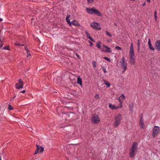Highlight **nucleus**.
Segmentation results:
<instances>
[{
  "label": "nucleus",
  "mask_w": 160,
  "mask_h": 160,
  "mask_svg": "<svg viewBox=\"0 0 160 160\" xmlns=\"http://www.w3.org/2000/svg\"><path fill=\"white\" fill-rule=\"evenodd\" d=\"M138 143L136 142H133L129 151V156L130 157L132 158L135 155L138 151Z\"/></svg>",
  "instance_id": "nucleus-1"
},
{
  "label": "nucleus",
  "mask_w": 160,
  "mask_h": 160,
  "mask_svg": "<svg viewBox=\"0 0 160 160\" xmlns=\"http://www.w3.org/2000/svg\"><path fill=\"white\" fill-rule=\"evenodd\" d=\"M132 43L131 44L130 51L129 52L130 62L132 65H134L135 63V56L134 54V49Z\"/></svg>",
  "instance_id": "nucleus-2"
},
{
  "label": "nucleus",
  "mask_w": 160,
  "mask_h": 160,
  "mask_svg": "<svg viewBox=\"0 0 160 160\" xmlns=\"http://www.w3.org/2000/svg\"><path fill=\"white\" fill-rule=\"evenodd\" d=\"M122 119V117L121 114H118L115 116L114 118V122L113 123L114 128H117L119 125Z\"/></svg>",
  "instance_id": "nucleus-3"
},
{
  "label": "nucleus",
  "mask_w": 160,
  "mask_h": 160,
  "mask_svg": "<svg viewBox=\"0 0 160 160\" xmlns=\"http://www.w3.org/2000/svg\"><path fill=\"white\" fill-rule=\"evenodd\" d=\"M86 11L88 13L91 14H95L97 16L100 17H101L102 16V14L99 11L96 9L94 7L92 8H86Z\"/></svg>",
  "instance_id": "nucleus-4"
},
{
  "label": "nucleus",
  "mask_w": 160,
  "mask_h": 160,
  "mask_svg": "<svg viewBox=\"0 0 160 160\" xmlns=\"http://www.w3.org/2000/svg\"><path fill=\"white\" fill-rule=\"evenodd\" d=\"M100 121V118L99 116L96 114L92 115L91 118V122L94 124H97L99 123Z\"/></svg>",
  "instance_id": "nucleus-5"
},
{
  "label": "nucleus",
  "mask_w": 160,
  "mask_h": 160,
  "mask_svg": "<svg viewBox=\"0 0 160 160\" xmlns=\"http://www.w3.org/2000/svg\"><path fill=\"white\" fill-rule=\"evenodd\" d=\"M91 27L93 29L97 30H99L101 29L100 24L99 23L93 22L91 23Z\"/></svg>",
  "instance_id": "nucleus-6"
},
{
  "label": "nucleus",
  "mask_w": 160,
  "mask_h": 160,
  "mask_svg": "<svg viewBox=\"0 0 160 160\" xmlns=\"http://www.w3.org/2000/svg\"><path fill=\"white\" fill-rule=\"evenodd\" d=\"M160 129L159 127L155 126L152 131V136L154 138L159 133Z\"/></svg>",
  "instance_id": "nucleus-7"
},
{
  "label": "nucleus",
  "mask_w": 160,
  "mask_h": 160,
  "mask_svg": "<svg viewBox=\"0 0 160 160\" xmlns=\"http://www.w3.org/2000/svg\"><path fill=\"white\" fill-rule=\"evenodd\" d=\"M102 48L101 50V52L107 53H111L112 52L111 49L106 45H102Z\"/></svg>",
  "instance_id": "nucleus-8"
},
{
  "label": "nucleus",
  "mask_w": 160,
  "mask_h": 160,
  "mask_svg": "<svg viewBox=\"0 0 160 160\" xmlns=\"http://www.w3.org/2000/svg\"><path fill=\"white\" fill-rule=\"evenodd\" d=\"M120 63L121 66L124 68V70H126L127 68V63L125 62V59L123 57L120 61Z\"/></svg>",
  "instance_id": "nucleus-9"
},
{
  "label": "nucleus",
  "mask_w": 160,
  "mask_h": 160,
  "mask_svg": "<svg viewBox=\"0 0 160 160\" xmlns=\"http://www.w3.org/2000/svg\"><path fill=\"white\" fill-rule=\"evenodd\" d=\"M36 146L37 147L36 150L34 153V155L36 154L39 152L41 153L44 150V148L43 147L39 146L38 145H37Z\"/></svg>",
  "instance_id": "nucleus-10"
},
{
  "label": "nucleus",
  "mask_w": 160,
  "mask_h": 160,
  "mask_svg": "<svg viewBox=\"0 0 160 160\" xmlns=\"http://www.w3.org/2000/svg\"><path fill=\"white\" fill-rule=\"evenodd\" d=\"M155 48L160 51V40H157L155 43Z\"/></svg>",
  "instance_id": "nucleus-11"
},
{
  "label": "nucleus",
  "mask_w": 160,
  "mask_h": 160,
  "mask_svg": "<svg viewBox=\"0 0 160 160\" xmlns=\"http://www.w3.org/2000/svg\"><path fill=\"white\" fill-rule=\"evenodd\" d=\"M16 88L17 89L22 88L23 87V83H18L15 84Z\"/></svg>",
  "instance_id": "nucleus-12"
},
{
  "label": "nucleus",
  "mask_w": 160,
  "mask_h": 160,
  "mask_svg": "<svg viewBox=\"0 0 160 160\" xmlns=\"http://www.w3.org/2000/svg\"><path fill=\"white\" fill-rule=\"evenodd\" d=\"M109 107L112 110H117L119 108H120L118 106L116 107L114 105H112L111 103H109Z\"/></svg>",
  "instance_id": "nucleus-13"
},
{
  "label": "nucleus",
  "mask_w": 160,
  "mask_h": 160,
  "mask_svg": "<svg viewBox=\"0 0 160 160\" xmlns=\"http://www.w3.org/2000/svg\"><path fill=\"white\" fill-rule=\"evenodd\" d=\"M71 24H72L74 26H80V25L78 23V22L75 20H73L71 22Z\"/></svg>",
  "instance_id": "nucleus-14"
},
{
  "label": "nucleus",
  "mask_w": 160,
  "mask_h": 160,
  "mask_svg": "<svg viewBox=\"0 0 160 160\" xmlns=\"http://www.w3.org/2000/svg\"><path fill=\"white\" fill-rule=\"evenodd\" d=\"M82 79L80 78V76H78L77 78V83L82 86Z\"/></svg>",
  "instance_id": "nucleus-15"
},
{
  "label": "nucleus",
  "mask_w": 160,
  "mask_h": 160,
  "mask_svg": "<svg viewBox=\"0 0 160 160\" xmlns=\"http://www.w3.org/2000/svg\"><path fill=\"white\" fill-rule=\"evenodd\" d=\"M133 107H134V104L132 102L129 105V108L130 111H131L132 113L133 112Z\"/></svg>",
  "instance_id": "nucleus-16"
},
{
  "label": "nucleus",
  "mask_w": 160,
  "mask_h": 160,
  "mask_svg": "<svg viewBox=\"0 0 160 160\" xmlns=\"http://www.w3.org/2000/svg\"><path fill=\"white\" fill-rule=\"evenodd\" d=\"M139 125L141 128H144V123L143 121V120H140L139 122Z\"/></svg>",
  "instance_id": "nucleus-17"
},
{
  "label": "nucleus",
  "mask_w": 160,
  "mask_h": 160,
  "mask_svg": "<svg viewBox=\"0 0 160 160\" xmlns=\"http://www.w3.org/2000/svg\"><path fill=\"white\" fill-rule=\"evenodd\" d=\"M25 50L26 51V53H27V57H28L31 56V54L29 53L30 51L28 49V48L27 47H25Z\"/></svg>",
  "instance_id": "nucleus-18"
},
{
  "label": "nucleus",
  "mask_w": 160,
  "mask_h": 160,
  "mask_svg": "<svg viewBox=\"0 0 160 160\" xmlns=\"http://www.w3.org/2000/svg\"><path fill=\"white\" fill-rule=\"evenodd\" d=\"M101 42H98L96 43V46L98 48L101 49L102 47H101Z\"/></svg>",
  "instance_id": "nucleus-19"
},
{
  "label": "nucleus",
  "mask_w": 160,
  "mask_h": 160,
  "mask_svg": "<svg viewBox=\"0 0 160 160\" xmlns=\"http://www.w3.org/2000/svg\"><path fill=\"white\" fill-rule=\"evenodd\" d=\"M118 100L120 103L119 105L118 106L120 108H121L122 107V100L120 98H118Z\"/></svg>",
  "instance_id": "nucleus-20"
},
{
  "label": "nucleus",
  "mask_w": 160,
  "mask_h": 160,
  "mask_svg": "<svg viewBox=\"0 0 160 160\" xmlns=\"http://www.w3.org/2000/svg\"><path fill=\"white\" fill-rule=\"evenodd\" d=\"M103 81L105 82V84L106 85L107 88H109L110 86V84L107 81L104 80Z\"/></svg>",
  "instance_id": "nucleus-21"
},
{
  "label": "nucleus",
  "mask_w": 160,
  "mask_h": 160,
  "mask_svg": "<svg viewBox=\"0 0 160 160\" xmlns=\"http://www.w3.org/2000/svg\"><path fill=\"white\" fill-rule=\"evenodd\" d=\"M66 21H67V23L70 25V26H71V22L70 21V20L69 18H66Z\"/></svg>",
  "instance_id": "nucleus-22"
},
{
  "label": "nucleus",
  "mask_w": 160,
  "mask_h": 160,
  "mask_svg": "<svg viewBox=\"0 0 160 160\" xmlns=\"http://www.w3.org/2000/svg\"><path fill=\"white\" fill-rule=\"evenodd\" d=\"M97 63L96 61H93L92 62V65L94 67V68L96 67V66H97Z\"/></svg>",
  "instance_id": "nucleus-23"
},
{
  "label": "nucleus",
  "mask_w": 160,
  "mask_h": 160,
  "mask_svg": "<svg viewBox=\"0 0 160 160\" xmlns=\"http://www.w3.org/2000/svg\"><path fill=\"white\" fill-rule=\"evenodd\" d=\"M119 98H120L122 100H123L125 99V97L124 94H122Z\"/></svg>",
  "instance_id": "nucleus-24"
},
{
  "label": "nucleus",
  "mask_w": 160,
  "mask_h": 160,
  "mask_svg": "<svg viewBox=\"0 0 160 160\" xmlns=\"http://www.w3.org/2000/svg\"><path fill=\"white\" fill-rule=\"evenodd\" d=\"M149 48L150 49V50H153V51H154V48L152 46V44L149 45Z\"/></svg>",
  "instance_id": "nucleus-25"
},
{
  "label": "nucleus",
  "mask_w": 160,
  "mask_h": 160,
  "mask_svg": "<svg viewBox=\"0 0 160 160\" xmlns=\"http://www.w3.org/2000/svg\"><path fill=\"white\" fill-rule=\"evenodd\" d=\"M2 49H4V50H9V48L8 46H6L5 47H4Z\"/></svg>",
  "instance_id": "nucleus-26"
},
{
  "label": "nucleus",
  "mask_w": 160,
  "mask_h": 160,
  "mask_svg": "<svg viewBox=\"0 0 160 160\" xmlns=\"http://www.w3.org/2000/svg\"><path fill=\"white\" fill-rule=\"evenodd\" d=\"M85 34L87 37L90 36V34L86 31L85 32Z\"/></svg>",
  "instance_id": "nucleus-27"
},
{
  "label": "nucleus",
  "mask_w": 160,
  "mask_h": 160,
  "mask_svg": "<svg viewBox=\"0 0 160 160\" xmlns=\"http://www.w3.org/2000/svg\"><path fill=\"white\" fill-rule=\"evenodd\" d=\"M105 32H106V33L107 35L109 36L110 37H112V35L111 34H110L107 31H106Z\"/></svg>",
  "instance_id": "nucleus-28"
},
{
  "label": "nucleus",
  "mask_w": 160,
  "mask_h": 160,
  "mask_svg": "<svg viewBox=\"0 0 160 160\" xmlns=\"http://www.w3.org/2000/svg\"><path fill=\"white\" fill-rule=\"evenodd\" d=\"M102 68L104 73H106L107 72L106 69L104 67H102Z\"/></svg>",
  "instance_id": "nucleus-29"
},
{
  "label": "nucleus",
  "mask_w": 160,
  "mask_h": 160,
  "mask_svg": "<svg viewBox=\"0 0 160 160\" xmlns=\"http://www.w3.org/2000/svg\"><path fill=\"white\" fill-rule=\"evenodd\" d=\"M103 58L104 59H105L106 60H107L108 61H109V62L110 61V59L107 57H104Z\"/></svg>",
  "instance_id": "nucleus-30"
},
{
  "label": "nucleus",
  "mask_w": 160,
  "mask_h": 160,
  "mask_svg": "<svg viewBox=\"0 0 160 160\" xmlns=\"http://www.w3.org/2000/svg\"><path fill=\"white\" fill-rule=\"evenodd\" d=\"M115 49L119 50H121V48L120 47L118 46H117L115 47Z\"/></svg>",
  "instance_id": "nucleus-31"
},
{
  "label": "nucleus",
  "mask_w": 160,
  "mask_h": 160,
  "mask_svg": "<svg viewBox=\"0 0 160 160\" xmlns=\"http://www.w3.org/2000/svg\"><path fill=\"white\" fill-rule=\"evenodd\" d=\"M99 95L98 94H96L95 96V98H96V99H99Z\"/></svg>",
  "instance_id": "nucleus-32"
},
{
  "label": "nucleus",
  "mask_w": 160,
  "mask_h": 160,
  "mask_svg": "<svg viewBox=\"0 0 160 160\" xmlns=\"http://www.w3.org/2000/svg\"><path fill=\"white\" fill-rule=\"evenodd\" d=\"M88 3H92L93 2V0H87Z\"/></svg>",
  "instance_id": "nucleus-33"
},
{
  "label": "nucleus",
  "mask_w": 160,
  "mask_h": 160,
  "mask_svg": "<svg viewBox=\"0 0 160 160\" xmlns=\"http://www.w3.org/2000/svg\"><path fill=\"white\" fill-rule=\"evenodd\" d=\"M140 40L139 39L138 40V46H140Z\"/></svg>",
  "instance_id": "nucleus-34"
},
{
  "label": "nucleus",
  "mask_w": 160,
  "mask_h": 160,
  "mask_svg": "<svg viewBox=\"0 0 160 160\" xmlns=\"http://www.w3.org/2000/svg\"><path fill=\"white\" fill-rule=\"evenodd\" d=\"M15 45H18V46H24V45L23 44H18V43H16V44H15Z\"/></svg>",
  "instance_id": "nucleus-35"
},
{
  "label": "nucleus",
  "mask_w": 160,
  "mask_h": 160,
  "mask_svg": "<svg viewBox=\"0 0 160 160\" xmlns=\"http://www.w3.org/2000/svg\"><path fill=\"white\" fill-rule=\"evenodd\" d=\"M142 116H143L142 114L140 116V120H142Z\"/></svg>",
  "instance_id": "nucleus-36"
},
{
  "label": "nucleus",
  "mask_w": 160,
  "mask_h": 160,
  "mask_svg": "<svg viewBox=\"0 0 160 160\" xmlns=\"http://www.w3.org/2000/svg\"><path fill=\"white\" fill-rule=\"evenodd\" d=\"M148 45H149L151 44V43L150 40V39H149L148 40Z\"/></svg>",
  "instance_id": "nucleus-37"
},
{
  "label": "nucleus",
  "mask_w": 160,
  "mask_h": 160,
  "mask_svg": "<svg viewBox=\"0 0 160 160\" xmlns=\"http://www.w3.org/2000/svg\"><path fill=\"white\" fill-rule=\"evenodd\" d=\"M89 43L90 44V46H92L93 45L92 43L90 41H89Z\"/></svg>",
  "instance_id": "nucleus-38"
},
{
  "label": "nucleus",
  "mask_w": 160,
  "mask_h": 160,
  "mask_svg": "<svg viewBox=\"0 0 160 160\" xmlns=\"http://www.w3.org/2000/svg\"><path fill=\"white\" fill-rule=\"evenodd\" d=\"M111 41H112V39H107V41L108 42H111Z\"/></svg>",
  "instance_id": "nucleus-39"
},
{
  "label": "nucleus",
  "mask_w": 160,
  "mask_h": 160,
  "mask_svg": "<svg viewBox=\"0 0 160 160\" xmlns=\"http://www.w3.org/2000/svg\"><path fill=\"white\" fill-rule=\"evenodd\" d=\"M71 16L69 14H68L67 15V17H66V18H69Z\"/></svg>",
  "instance_id": "nucleus-40"
},
{
  "label": "nucleus",
  "mask_w": 160,
  "mask_h": 160,
  "mask_svg": "<svg viewBox=\"0 0 160 160\" xmlns=\"http://www.w3.org/2000/svg\"><path fill=\"white\" fill-rule=\"evenodd\" d=\"M9 108L10 110H11L12 109V107L11 106H10V105H9Z\"/></svg>",
  "instance_id": "nucleus-41"
},
{
  "label": "nucleus",
  "mask_w": 160,
  "mask_h": 160,
  "mask_svg": "<svg viewBox=\"0 0 160 160\" xmlns=\"http://www.w3.org/2000/svg\"><path fill=\"white\" fill-rule=\"evenodd\" d=\"M19 82L18 83H23V82L21 80V79H20L19 80Z\"/></svg>",
  "instance_id": "nucleus-42"
},
{
  "label": "nucleus",
  "mask_w": 160,
  "mask_h": 160,
  "mask_svg": "<svg viewBox=\"0 0 160 160\" xmlns=\"http://www.w3.org/2000/svg\"><path fill=\"white\" fill-rule=\"evenodd\" d=\"M157 16V11H155L154 12V16Z\"/></svg>",
  "instance_id": "nucleus-43"
},
{
  "label": "nucleus",
  "mask_w": 160,
  "mask_h": 160,
  "mask_svg": "<svg viewBox=\"0 0 160 160\" xmlns=\"http://www.w3.org/2000/svg\"><path fill=\"white\" fill-rule=\"evenodd\" d=\"M90 40L92 41H94V40H93V38L91 37L89 39Z\"/></svg>",
  "instance_id": "nucleus-44"
},
{
  "label": "nucleus",
  "mask_w": 160,
  "mask_h": 160,
  "mask_svg": "<svg viewBox=\"0 0 160 160\" xmlns=\"http://www.w3.org/2000/svg\"><path fill=\"white\" fill-rule=\"evenodd\" d=\"M25 92V90H22V91L20 92V93H24Z\"/></svg>",
  "instance_id": "nucleus-45"
},
{
  "label": "nucleus",
  "mask_w": 160,
  "mask_h": 160,
  "mask_svg": "<svg viewBox=\"0 0 160 160\" xmlns=\"http://www.w3.org/2000/svg\"><path fill=\"white\" fill-rule=\"evenodd\" d=\"M157 16H154L155 19L156 21L157 20Z\"/></svg>",
  "instance_id": "nucleus-46"
},
{
  "label": "nucleus",
  "mask_w": 160,
  "mask_h": 160,
  "mask_svg": "<svg viewBox=\"0 0 160 160\" xmlns=\"http://www.w3.org/2000/svg\"><path fill=\"white\" fill-rule=\"evenodd\" d=\"M145 5H146V2H145L144 3L142 4V6H144Z\"/></svg>",
  "instance_id": "nucleus-47"
},
{
  "label": "nucleus",
  "mask_w": 160,
  "mask_h": 160,
  "mask_svg": "<svg viewBox=\"0 0 160 160\" xmlns=\"http://www.w3.org/2000/svg\"><path fill=\"white\" fill-rule=\"evenodd\" d=\"M2 45H3V44H1V45H0V48H1L2 46Z\"/></svg>",
  "instance_id": "nucleus-48"
},
{
  "label": "nucleus",
  "mask_w": 160,
  "mask_h": 160,
  "mask_svg": "<svg viewBox=\"0 0 160 160\" xmlns=\"http://www.w3.org/2000/svg\"><path fill=\"white\" fill-rule=\"evenodd\" d=\"M125 70H124H124L122 72V73H123L125 72Z\"/></svg>",
  "instance_id": "nucleus-49"
},
{
  "label": "nucleus",
  "mask_w": 160,
  "mask_h": 160,
  "mask_svg": "<svg viewBox=\"0 0 160 160\" xmlns=\"http://www.w3.org/2000/svg\"><path fill=\"white\" fill-rule=\"evenodd\" d=\"M147 0V2H149V3L150 2V0Z\"/></svg>",
  "instance_id": "nucleus-50"
},
{
  "label": "nucleus",
  "mask_w": 160,
  "mask_h": 160,
  "mask_svg": "<svg viewBox=\"0 0 160 160\" xmlns=\"http://www.w3.org/2000/svg\"><path fill=\"white\" fill-rule=\"evenodd\" d=\"M140 46H138V51H139V49H140Z\"/></svg>",
  "instance_id": "nucleus-51"
},
{
  "label": "nucleus",
  "mask_w": 160,
  "mask_h": 160,
  "mask_svg": "<svg viewBox=\"0 0 160 160\" xmlns=\"http://www.w3.org/2000/svg\"><path fill=\"white\" fill-rule=\"evenodd\" d=\"M56 80H57V78H54V82H55V81H56Z\"/></svg>",
  "instance_id": "nucleus-52"
},
{
  "label": "nucleus",
  "mask_w": 160,
  "mask_h": 160,
  "mask_svg": "<svg viewBox=\"0 0 160 160\" xmlns=\"http://www.w3.org/2000/svg\"><path fill=\"white\" fill-rule=\"evenodd\" d=\"M76 55L77 57L79 58V56L78 54H77Z\"/></svg>",
  "instance_id": "nucleus-53"
},
{
  "label": "nucleus",
  "mask_w": 160,
  "mask_h": 160,
  "mask_svg": "<svg viewBox=\"0 0 160 160\" xmlns=\"http://www.w3.org/2000/svg\"><path fill=\"white\" fill-rule=\"evenodd\" d=\"M16 95H15L13 97V99H14L16 97Z\"/></svg>",
  "instance_id": "nucleus-54"
},
{
  "label": "nucleus",
  "mask_w": 160,
  "mask_h": 160,
  "mask_svg": "<svg viewBox=\"0 0 160 160\" xmlns=\"http://www.w3.org/2000/svg\"><path fill=\"white\" fill-rule=\"evenodd\" d=\"M91 37L90 36H89V37H88L89 39H90V38Z\"/></svg>",
  "instance_id": "nucleus-55"
},
{
  "label": "nucleus",
  "mask_w": 160,
  "mask_h": 160,
  "mask_svg": "<svg viewBox=\"0 0 160 160\" xmlns=\"http://www.w3.org/2000/svg\"><path fill=\"white\" fill-rule=\"evenodd\" d=\"M91 37L90 36H89V37H88L89 39H90V38Z\"/></svg>",
  "instance_id": "nucleus-56"
},
{
  "label": "nucleus",
  "mask_w": 160,
  "mask_h": 160,
  "mask_svg": "<svg viewBox=\"0 0 160 160\" xmlns=\"http://www.w3.org/2000/svg\"><path fill=\"white\" fill-rule=\"evenodd\" d=\"M114 25L115 26H117V24H116V23H115L114 24Z\"/></svg>",
  "instance_id": "nucleus-57"
},
{
  "label": "nucleus",
  "mask_w": 160,
  "mask_h": 160,
  "mask_svg": "<svg viewBox=\"0 0 160 160\" xmlns=\"http://www.w3.org/2000/svg\"><path fill=\"white\" fill-rule=\"evenodd\" d=\"M1 37H0V41H1Z\"/></svg>",
  "instance_id": "nucleus-58"
},
{
  "label": "nucleus",
  "mask_w": 160,
  "mask_h": 160,
  "mask_svg": "<svg viewBox=\"0 0 160 160\" xmlns=\"http://www.w3.org/2000/svg\"><path fill=\"white\" fill-rule=\"evenodd\" d=\"M2 19H0V22L2 21Z\"/></svg>",
  "instance_id": "nucleus-59"
},
{
  "label": "nucleus",
  "mask_w": 160,
  "mask_h": 160,
  "mask_svg": "<svg viewBox=\"0 0 160 160\" xmlns=\"http://www.w3.org/2000/svg\"><path fill=\"white\" fill-rule=\"evenodd\" d=\"M130 1H134L135 0H130Z\"/></svg>",
  "instance_id": "nucleus-60"
},
{
  "label": "nucleus",
  "mask_w": 160,
  "mask_h": 160,
  "mask_svg": "<svg viewBox=\"0 0 160 160\" xmlns=\"http://www.w3.org/2000/svg\"><path fill=\"white\" fill-rule=\"evenodd\" d=\"M0 160H2L0 157Z\"/></svg>",
  "instance_id": "nucleus-61"
}]
</instances>
